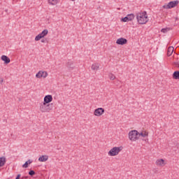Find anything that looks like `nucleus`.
Returning <instances> with one entry per match:
<instances>
[{
  "label": "nucleus",
  "instance_id": "10",
  "mask_svg": "<svg viewBox=\"0 0 179 179\" xmlns=\"http://www.w3.org/2000/svg\"><path fill=\"white\" fill-rule=\"evenodd\" d=\"M52 101V95H46L44 97L43 103L46 104H50Z\"/></svg>",
  "mask_w": 179,
  "mask_h": 179
},
{
  "label": "nucleus",
  "instance_id": "1",
  "mask_svg": "<svg viewBox=\"0 0 179 179\" xmlns=\"http://www.w3.org/2000/svg\"><path fill=\"white\" fill-rule=\"evenodd\" d=\"M136 19L139 24H146L149 22V17H148V13L146 11L137 13Z\"/></svg>",
  "mask_w": 179,
  "mask_h": 179
},
{
  "label": "nucleus",
  "instance_id": "18",
  "mask_svg": "<svg viewBox=\"0 0 179 179\" xmlns=\"http://www.w3.org/2000/svg\"><path fill=\"white\" fill-rule=\"evenodd\" d=\"M33 163V161H31V159H29L28 161H27L23 165L22 167L24 169H27V167H29V164H31Z\"/></svg>",
  "mask_w": 179,
  "mask_h": 179
},
{
  "label": "nucleus",
  "instance_id": "5",
  "mask_svg": "<svg viewBox=\"0 0 179 179\" xmlns=\"http://www.w3.org/2000/svg\"><path fill=\"white\" fill-rule=\"evenodd\" d=\"M178 0L170 1L169 3H168V4L164 5L162 8H164V9H171L173 8H176V6L178 5Z\"/></svg>",
  "mask_w": 179,
  "mask_h": 179
},
{
  "label": "nucleus",
  "instance_id": "7",
  "mask_svg": "<svg viewBox=\"0 0 179 179\" xmlns=\"http://www.w3.org/2000/svg\"><path fill=\"white\" fill-rule=\"evenodd\" d=\"M104 108H98L94 110V115L96 117H101V115H103L104 114Z\"/></svg>",
  "mask_w": 179,
  "mask_h": 179
},
{
  "label": "nucleus",
  "instance_id": "30",
  "mask_svg": "<svg viewBox=\"0 0 179 179\" xmlns=\"http://www.w3.org/2000/svg\"><path fill=\"white\" fill-rule=\"evenodd\" d=\"M175 65L177 68H179V63L178 62L175 63Z\"/></svg>",
  "mask_w": 179,
  "mask_h": 179
},
{
  "label": "nucleus",
  "instance_id": "8",
  "mask_svg": "<svg viewBox=\"0 0 179 179\" xmlns=\"http://www.w3.org/2000/svg\"><path fill=\"white\" fill-rule=\"evenodd\" d=\"M47 76H48V73H47V71H39L36 75V78H38V79L41 78H45Z\"/></svg>",
  "mask_w": 179,
  "mask_h": 179
},
{
  "label": "nucleus",
  "instance_id": "31",
  "mask_svg": "<svg viewBox=\"0 0 179 179\" xmlns=\"http://www.w3.org/2000/svg\"><path fill=\"white\" fill-rule=\"evenodd\" d=\"M20 176H21L20 174H18L15 178V179H20Z\"/></svg>",
  "mask_w": 179,
  "mask_h": 179
},
{
  "label": "nucleus",
  "instance_id": "22",
  "mask_svg": "<svg viewBox=\"0 0 179 179\" xmlns=\"http://www.w3.org/2000/svg\"><path fill=\"white\" fill-rule=\"evenodd\" d=\"M170 30H171V28L170 27H166V28H163L161 31L162 33H167V31H170Z\"/></svg>",
  "mask_w": 179,
  "mask_h": 179
},
{
  "label": "nucleus",
  "instance_id": "20",
  "mask_svg": "<svg viewBox=\"0 0 179 179\" xmlns=\"http://www.w3.org/2000/svg\"><path fill=\"white\" fill-rule=\"evenodd\" d=\"M48 2L50 5H57L59 2V0H48Z\"/></svg>",
  "mask_w": 179,
  "mask_h": 179
},
{
  "label": "nucleus",
  "instance_id": "32",
  "mask_svg": "<svg viewBox=\"0 0 179 179\" xmlns=\"http://www.w3.org/2000/svg\"><path fill=\"white\" fill-rule=\"evenodd\" d=\"M71 1H75V0H71Z\"/></svg>",
  "mask_w": 179,
  "mask_h": 179
},
{
  "label": "nucleus",
  "instance_id": "26",
  "mask_svg": "<svg viewBox=\"0 0 179 179\" xmlns=\"http://www.w3.org/2000/svg\"><path fill=\"white\" fill-rule=\"evenodd\" d=\"M36 174V172L33 170H31L29 171V175L31 176V177H33V176H34Z\"/></svg>",
  "mask_w": 179,
  "mask_h": 179
},
{
  "label": "nucleus",
  "instance_id": "17",
  "mask_svg": "<svg viewBox=\"0 0 179 179\" xmlns=\"http://www.w3.org/2000/svg\"><path fill=\"white\" fill-rule=\"evenodd\" d=\"M48 160V155H42L38 158L39 162H47Z\"/></svg>",
  "mask_w": 179,
  "mask_h": 179
},
{
  "label": "nucleus",
  "instance_id": "15",
  "mask_svg": "<svg viewBox=\"0 0 179 179\" xmlns=\"http://www.w3.org/2000/svg\"><path fill=\"white\" fill-rule=\"evenodd\" d=\"M6 163V158L5 157H0V167H3Z\"/></svg>",
  "mask_w": 179,
  "mask_h": 179
},
{
  "label": "nucleus",
  "instance_id": "23",
  "mask_svg": "<svg viewBox=\"0 0 179 179\" xmlns=\"http://www.w3.org/2000/svg\"><path fill=\"white\" fill-rule=\"evenodd\" d=\"M140 136H142L143 138H145V136H148V133L145 132H141V133H138V138Z\"/></svg>",
  "mask_w": 179,
  "mask_h": 179
},
{
  "label": "nucleus",
  "instance_id": "29",
  "mask_svg": "<svg viewBox=\"0 0 179 179\" xmlns=\"http://www.w3.org/2000/svg\"><path fill=\"white\" fill-rule=\"evenodd\" d=\"M29 178V176H22L21 179H27Z\"/></svg>",
  "mask_w": 179,
  "mask_h": 179
},
{
  "label": "nucleus",
  "instance_id": "4",
  "mask_svg": "<svg viewBox=\"0 0 179 179\" xmlns=\"http://www.w3.org/2000/svg\"><path fill=\"white\" fill-rule=\"evenodd\" d=\"M121 150H122V146L113 147L110 150H109L108 155L109 156H117Z\"/></svg>",
  "mask_w": 179,
  "mask_h": 179
},
{
  "label": "nucleus",
  "instance_id": "28",
  "mask_svg": "<svg viewBox=\"0 0 179 179\" xmlns=\"http://www.w3.org/2000/svg\"><path fill=\"white\" fill-rule=\"evenodd\" d=\"M41 43H47V39H42Z\"/></svg>",
  "mask_w": 179,
  "mask_h": 179
},
{
  "label": "nucleus",
  "instance_id": "3",
  "mask_svg": "<svg viewBox=\"0 0 179 179\" xmlns=\"http://www.w3.org/2000/svg\"><path fill=\"white\" fill-rule=\"evenodd\" d=\"M129 139L135 142L139 139V132L136 130H131L129 132Z\"/></svg>",
  "mask_w": 179,
  "mask_h": 179
},
{
  "label": "nucleus",
  "instance_id": "9",
  "mask_svg": "<svg viewBox=\"0 0 179 179\" xmlns=\"http://www.w3.org/2000/svg\"><path fill=\"white\" fill-rule=\"evenodd\" d=\"M128 43V40L124 38H120L116 41V44L118 45H124Z\"/></svg>",
  "mask_w": 179,
  "mask_h": 179
},
{
  "label": "nucleus",
  "instance_id": "11",
  "mask_svg": "<svg viewBox=\"0 0 179 179\" xmlns=\"http://www.w3.org/2000/svg\"><path fill=\"white\" fill-rule=\"evenodd\" d=\"M1 59L3 61L4 64H6V65H8V64L10 62V59L6 55H2Z\"/></svg>",
  "mask_w": 179,
  "mask_h": 179
},
{
  "label": "nucleus",
  "instance_id": "27",
  "mask_svg": "<svg viewBox=\"0 0 179 179\" xmlns=\"http://www.w3.org/2000/svg\"><path fill=\"white\" fill-rule=\"evenodd\" d=\"M3 83V78L0 79V85H2Z\"/></svg>",
  "mask_w": 179,
  "mask_h": 179
},
{
  "label": "nucleus",
  "instance_id": "12",
  "mask_svg": "<svg viewBox=\"0 0 179 179\" xmlns=\"http://www.w3.org/2000/svg\"><path fill=\"white\" fill-rule=\"evenodd\" d=\"M155 164L157 166L163 167V166H164V159H157Z\"/></svg>",
  "mask_w": 179,
  "mask_h": 179
},
{
  "label": "nucleus",
  "instance_id": "13",
  "mask_svg": "<svg viewBox=\"0 0 179 179\" xmlns=\"http://www.w3.org/2000/svg\"><path fill=\"white\" fill-rule=\"evenodd\" d=\"M173 52H174V47L170 46L167 50V55L168 57H171Z\"/></svg>",
  "mask_w": 179,
  "mask_h": 179
},
{
  "label": "nucleus",
  "instance_id": "24",
  "mask_svg": "<svg viewBox=\"0 0 179 179\" xmlns=\"http://www.w3.org/2000/svg\"><path fill=\"white\" fill-rule=\"evenodd\" d=\"M108 78L110 79V80H114V79H115V76H114L113 73H109Z\"/></svg>",
  "mask_w": 179,
  "mask_h": 179
},
{
  "label": "nucleus",
  "instance_id": "25",
  "mask_svg": "<svg viewBox=\"0 0 179 179\" xmlns=\"http://www.w3.org/2000/svg\"><path fill=\"white\" fill-rule=\"evenodd\" d=\"M121 22H129V18H128V16L127 15L126 17L122 18V19H121Z\"/></svg>",
  "mask_w": 179,
  "mask_h": 179
},
{
  "label": "nucleus",
  "instance_id": "6",
  "mask_svg": "<svg viewBox=\"0 0 179 179\" xmlns=\"http://www.w3.org/2000/svg\"><path fill=\"white\" fill-rule=\"evenodd\" d=\"M48 34V29H44L41 34L35 37V41H40L41 38H44Z\"/></svg>",
  "mask_w": 179,
  "mask_h": 179
},
{
  "label": "nucleus",
  "instance_id": "21",
  "mask_svg": "<svg viewBox=\"0 0 179 179\" xmlns=\"http://www.w3.org/2000/svg\"><path fill=\"white\" fill-rule=\"evenodd\" d=\"M127 17L129 19V21L131 22V20H134L135 19V15L133 13L127 15Z\"/></svg>",
  "mask_w": 179,
  "mask_h": 179
},
{
  "label": "nucleus",
  "instance_id": "19",
  "mask_svg": "<svg viewBox=\"0 0 179 179\" xmlns=\"http://www.w3.org/2000/svg\"><path fill=\"white\" fill-rule=\"evenodd\" d=\"M173 79H179V71H176L173 72Z\"/></svg>",
  "mask_w": 179,
  "mask_h": 179
},
{
  "label": "nucleus",
  "instance_id": "14",
  "mask_svg": "<svg viewBox=\"0 0 179 179\" xmlns=\"http://www.w3.org/2000/svg\"><path fill=\"white\" fill-rule=\"evenodd\" d=\"M99 68L100 64L99 63H94L91 66V69H92V71H99Z\"/></svg>",
  "mask_w": 179,
  "mask_h": 179
},
{
  "label": "nucleus",
  "instance_id": "16",
  "mask_svg": "<svg viewBox=\"0 0 179 179\" xmlns=\"http://www.w3.org/2000/svg\"><path fill=\"white\" fill-rule=\"evenodd\" d=\"M67 68H69L71 71L75 69V66H73V62L69 61L66 64Z\"/></svg>",
  "mask_w": 179,
  "mask_h": 179
},
{
  "label": "nucleus",
  "instance_id": "2",
  "mask_svg": "<svg viewBox=\"0 0 179 179\" xmlns=\"http://www.w3.org/2000/svg\"><path fill=\"white\" fill-rule=\"evenodd\" d=\"M52 108H54L52 103H45L44 102L40 103L39 110L41 113H50Z\"/></svg>",
  "mask_w": 179,
  "mask_h": 179
}]
</instances>
